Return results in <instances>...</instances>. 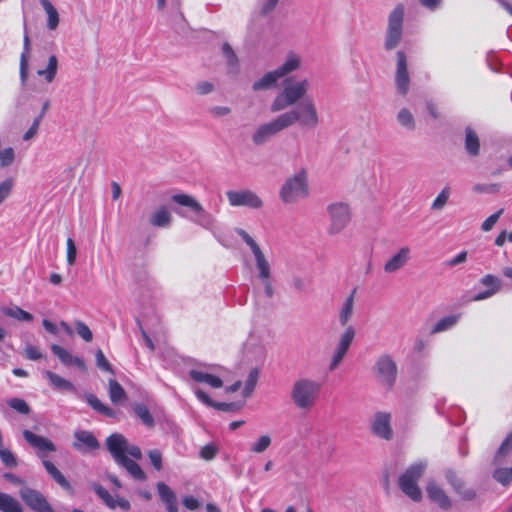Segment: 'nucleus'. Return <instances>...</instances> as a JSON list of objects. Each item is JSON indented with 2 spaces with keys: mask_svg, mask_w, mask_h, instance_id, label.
Masks as SVG:
<instances>
[{
  "mask_svg": "<svg viewBox=\"0 0 512 512\" xmlns=\"http://www.w3.org/2000/svg\"><path fill=\"white\" fill-rule=\"evenodd\" d=\"M106 445L115 461L123 466L134 479L139 481L146 479V474L141 467L127 457L131 456L136 460L141 459L142 453L138 446L129 444L123 435L117 433L107 438Z\"/></svg>",
  "mask_w": 512,
  "mask_h": 512,
  "instance_id": "nucleus-1",
  "label": "nucleus"
},
{
  "mask_svg": "<svg viewBox=\"0 0 512 512\" xmlns=\"http://www.w3.org/2000/svg\"><path fill=\"white\" fill-rule=\"evenodd\" d=\"M236 233L242 238L251 251V271L263 286L265 294L268 297H272L274 293L272 286L273 270L269 256L245 230L236 229Z\"/></svg>",
  "mask_w": 512,
  "mask_h": 512,
  "instance_id": "nucleus-2",
  "label": "nucleus"
},
{
  "mask_svg": "<svg viewBox=\"0 0 512 512\" xmlns=\"http://www.w3.org/2000/svg\"><path fill=\"white\" fill-rule=\"evenodd\" d=\"M354 311V295H349L343 302L338 318L341 326L345 327L344 331L339 335L337 344L331 354L329 362V370L334 371L343 361L356 335V329L352 325H348L353 316Z\"/></svg>",
  "mask_w": 512,
  "mask_h": 512,
  "instance_id": "nucleus-3",
  "label": "nucleus"
},
{
  "mask_svg": "<svg viewBox=\"0 0 512 512\" xmlns=\"http://www.w3.org/2000/svg\"><path fill=\"white\" fill-rule=\"evenodd\" d=\"M311 84L307 78L286 77L282 88L272 100L269 110L271 113L287 111L286 109L299 104L308 97Z\"/></svg>",
  "mask_w": 512,
  "mask_h": 512,
  "instance_id": "nucleus-4",
  "label": "nucleus"
},
{
  "mask_svg": "<svg viewBox=\"0 0 512 512\" xmlns=\"http://www.w3.org/2000/svg\"><path fill=\"white\" fill-rule=\"evenodd\" d=\"M322 385L309 377L297 378L290 388V400L293 406L301 412L309 413L316 406Z\"/></svg>",
  "mask_w": 512,
  "mask_h": 512,
  "instance_id": "nucleus-5",
  "label": "nucleus"
},
{
  "mask_svg": "<svg viewBox=\"0 0 512 512\" xmlns=\"http://www.w3.org/2000/svg\"><path fill=\"white\" fill-rule=\"evenodd\" d=\"M282 113L289 128L297 124L303 130H315L321 123L317 104L311 97L305 98L296 108Z\"/></svg>",
  "mask_w": 512,
  "mask_h": 512,
  "instance_id": "nucleus-6",
  "label": "nucleus"
},
{
  "mask_svg": "<svg viewBox=\"0 0 512 512\" xmlns=\"http://www.w3.org/2000/svg\"><path fill=\"white\" fill-rule=\"evenodd\" d=\"M309 196L308 173L300 169L286 178L282 184L279 197L284 204H294Z\"/></svg>",
  "mask_w": 512,
  "mask_h": 512,
  "instance_id": "nucleus-7",
  "label": "nucleus"
},
{
  "mask_svg": "<svg viewBox=\"0 0 512 512\" xmlns=\"http://www.w3.org/2000/svg\"><path fill=\"white\" fill-rule=\"evenodd\" d=\"M426 468V461H416L409 465L398 478L399 488L408 498L414 502H420L423 498V494L418 485V482L424 475Z\"/></svg>",
  "mask_w": 512,
  "mask_h": 512,
  "instance_id": "nucleus-8",
  "label": "nucleus"
},
{
  "mask_svg": "<svg viewBox=\"0 0 512 512\" xmlns=\"http://www.w3.org/2000/svg\"><path fill=\"white\" fill-rule=\"evenodd\" d=\"M171 200L180 206L189 208L194 213V216L190 219L196 225L210 231L216 227V218L195 197L185 193H178L174 194Z\"/></svg>",
  "mask_w": 512,
  "mask_h": 512,
  "instance_id": "nucleus-9",
  "label": "nucleus"
},
{
  "mask_svg": "<svg viewBox=\"0 0 512 512\" xmlns=\"http://www.w3.org/2000/svg\"><path fill=\"white\" fill-rule=\"evenodd\" d=\"M227 370L221 366L200 365L189 370L188 375L197 384H205L213 389L222 388Z\"/></svg>",
  "mask_w": 512,
  "mask_h": 512,
  "instance_id": "nucleus-10",
  "label": "nucleus"
},
{
  "mask_svg": "<svg viewBox=\"0 0 512 512\" xmlns=\"http://www.w3.org/2000/svg\"><path fill=\"white\" fill-rule=\"evenodd\" d=\"M404 16L405 6L402 3L397 4L390 12L384 42L386 50H392L400 43L403 35Z\"/></svg>",
  "mask_w": 512,
  "mask_h": 512,
  "instance_id": "nucleus-11",
  "label": "nucleus"
},
{
  "mask_svg": "<svg viewBox=\"0 0 512 512\" xmlns=\"http://www.w3.org/2000/svg\"><path fill=\"white\" fill-rule=\"evenodd\" d=\"M288 128L283 113H280L272 120L259 125L252 133L251 140L254 145L261 146Z\"/></svg>",
  "mask_w": 512,
  "mask_h": 512,
  "instance_id": "nucleus-12",
  "label": "nucleus"
},
{
  "mask_svg": "<svg viewBox=\"0 0 512 512\" xmlns=\"http://www.w3.org/2000/svg\"><path fill=\"white\" fill-rule=\"evenodd\" d=\"M327 213L329 216V235L335 236L342 233L351 220L349 206L342 202L332 203L327 207Z\"/></svg>",
  "mask_w": 512,
  "mask_h": 512,
  "instance_id": "nucleus-13",
  "label": "nucleus"
},
{
  "mask_svg": "<svg viewBox=\"0 0 512 512\" xmlns=\"http://www.w3.org/2000/svg\"><path fill=\"white\" fill-rule=\"evenodd\" d=\"M228 203L232 207H247L249 209H261L263 207L262 198L252 190L239 189L228 190L226 192Z\"/></svg>",
  "mask_w": 512,
  "mask_h": 512,
  "instance_id": "nucleus-14",
  "label": "nucleus"
},
{
  "mask_svg": "<svg viewBox=\"0 0 512 512\" xmlns=\"http://www.w3.org/2000/svg\"><path fill=\"white\" fill-rule=\"evenodd\" d=\"M412 259V249L408 245L401 246L384 261L382 269L386 275H395L403 270Z\"/></svg>",
  "mask_w": 512,
  "mask_h": 512,
  "instance_id": "nucleus-15",
  "label": "nucleus"
},
{
  "mask_svg": "<svg viewBox=\"0 0 512 512\" xmlns=\"http://www.w3.org/2000/svg\"><path fill=\"white\" fill-rule=\"evenodd\" d=\"M371 433L382 440H392L394 432L391 426V414L384 411L376 412L371 420Z\"/></svg>",
  "mask_w": 512,
  "mask_h": 512,
  "instance_id": "nucleus-16",
  "label": "nucleus"
},
{
  "mask_svg": "<svg viewBox=\"0 0 512 512\" xmlns=\"http://www.w3.org/2000/svg\"><path fill=\"white\" fill-rule=\"evenodd\" d=\"M377 379L385 386L390 387L397 374V367L393 359L388 355L380 356L374 367Z\"/></svg>",
  "mask_w": 512,
  "mask_h": 512,
  "instance_id": "nucleus-17",
  "label": "nucleus"
},
{
  "mask_svg": "<svg viewBox=\"0 0 512 512\" xmlns=\"http://www.w3.org/2000/svg\"><path fill=\"white\" fill-rule=\"evenodd\" d=\"M19 495L25 504L35 512H54L43 494L37 490L23 485Z\"/></svg>",
  "mask_w": 512,
  "mask_h": 512,
  "instance_id": "nucleus-18",
  "label": "nucleus"
},
{
  "mask_svg": "<svg viewBox=\"0 0 512 512\" xmlns=\"http://www.w3.org/2000/svg\"><path fill=\"white\" fill-rule=\"evenodd\" d=\"M426 493L431 502L442 510H449L452 507V500L443 488V486L434 479H430L426 484Z\"/></svg>",
  "mask_w": 512,
  "mask_h": 512,
  "instance_id": "nucleus-19",
  "label": "nucleus"
},
{
  "mask_svg": "<svg viewBox=\"0 0 512 512\" xmlns=\"http://www.w3.org/2000/svg\"><path fill=\"white\" fill-rule=\"evenodd\" d=\"M395 74V85L397 92L401 95H406L409 90L410 76L407 68V58L403 51H398Z\"/></svg>",
  "mask_w": 512,
  "mask_h": 512,
  "instance_id": "nucleus-20",
  "label": "nucleus"
},
{
  "mask_svg": "<svg viewBox=\"0 0 512 512\" xmlns=\"http://www.w3.org/2000/svg\"><path fill=\"white\" fill-rule=\"evenodd\" d=\"M492 478L501 486L509 487L512 484V464L507 465L506 460H492Z\"/></svg>",
  "mask_w": 512,
  "mask_h": 512,
  "instance_id": "nucleus-21",
  "label": "nucleus"
},
{
  "mask_svg": "<svg viewBox=\"0 0 512 512\" xmlns=\"http://www.w3.org/2000/svg\"><path fill=\"white\" fill-rule=\"evenodd\" d=\"M243 352L246 359L249 361H261L264 359L266 354L264 345L254 336H251L246 340Z\"/></svg>",
  "mask_w": 512,
  "mask_h": 512,
  "instance_id": "nucleus-22",
  "label": "nucleus"
},
{
  "mask_svg": "<svg viewBox=\"0 0 512 512\" xmlns=\"http://www.w3.org/2000/svg\"><path fill=\"white\" fill-rule=\"evenodd\" d=\"M23 437L32 447L38 450L40 457H43V452H53L56 450V447L51 440L43 436L36 435L29 430H25L23 432Z\"/></svg>",
  "mask_w": 512,
  "mask_h": 512,
  "instance_id": "nucleus-23",
  "label": "nucleus"
},
{
  "mask_svg": "<svg viewBox=\"0 0 512 512\" xmlns=\"http://www.w3.org/2000/svg\"><path fill=\"white\" fill-rule=\"evenodd\" d=\"M94 490L106 504V506L110 509H116L118 507L124 511H128L131 507L128 500L122 497H113L105 488L100 485H94Z\"/></svg>",
  "mask_w": 512,
  "mask_h": 512,
  "instance_id": "nucleus-24",
  "label": "nucleus"
},
{
  "mask_svg": "<svg viewBox=\"0 0 512 512\" xmlns=\"http://www.w3.org/2000/svg\"><path fill=\"white\" fill-rule=\"evenodd\" d=\"M302 62L303 59L299 53L289 51L286 54L283 63L276 69L281 75V77L284 78L285 76L299 70L302 66Z\"/></svg>",
  "mask_w": 512,
  "mask_h": 512,
  "instance_id": "nucleus-25",
  "label": "nucleus"
},
{
  "mask_svg": "<svg viewBox=\"0 0 512 512\" xmlns=\"http://www.w3.org/2000/svg\"><path fill=\"white\" fill-rule=\"evenodd\" d=\"M75 442L73 444L74 448L79 451H88L94 450L99 447V443L94 435L85 430H77L74 433Z\"/></svg>",
  "mask_w": 512,
  "mask_h": 512,
  "instance_id": "nucleus-26",
  "label": "nucleus"
},
{
  "mask_svg": "<svg viewBox=\"0 0 512 512\" xmlns=\"http://www.w3.org/2000/svg\"><path fill=\"white\" fill-rule=\"evenodd\" d=\"M30 54H31L30 39H29V36L27 34H25L24 39H23V51L20 55V62H19V76H20V81H21L22 85H25L27 82V79H28Z\"/></svg>",
  "mask_w": 512,
  "mask_h": 512,
  "instance_id": "nucleus-27",
  "label": "nucleus"
},
{
  "mask_svg": "<svg viewBox=\"0 0 512 512\" xmlns=\"http://www.w3.org/2000/svg\"><path fill=\"white\" fill-rule=\"evenodd\" d=\"M52 352L60 359V361L67 366H77L80 370L86 371V365L84 361L77 357L73 356L69 351L62 348L59 345L53 344L51 346Z\"/></svg>",
  "mask_w": 512,
  "mask_h": 512,
  "instance_id": "nucleus-28",
  "label": "nucleus"
},
{
  "mask_svg": "<svg viewBox=\"0 0 512 512\" xmlns=\"http://www.w3.org/2000/svg\"><path fill=\"white\" fill-rule=\"evenodd\" d=\"M149 222L154 227L167 228L172 223V214L166 206H160L151 213Z\"/></svg>",
  "mask_w": 512,
  "mask_h": 512,
  "instance_id": "nucleus-29",
  "label": "nucleus"
},
{
  "mask_svg": "<svg viewBox=\"0 0 512 512\" xmlns=\"http://www.w3.org/2000/svg\"><path fill=\"white\" fill-rule=\"evenodd\" d=\"M280 79H282L281 75L277 69H274L265 73L261 78L256 80L253 83L252 88L254 91L268 90L274 88Z\"/></svg>",
  "mask_w": 512,
  "mask_h": 512,
  "instance_id": "nucleus-30",
  "label": "nucleus"
},
{
  "mask_svg": "<svg viewBox=\"0 0 512 512\" xmlns=\"http://www.w3.org/2000/svg\"><path fill=\"white\" fill-rule=\"evenodd\" d=\"M59 67L58 58L56 55H50L45 68H39L36 71L37 76L41 77L46 83L51 84L57 76Z\"/></svg>",
  "mask_w": 512,
  "mask_h": 512,
  "instance_id": "nucleus-31",
  "label": "nucleus"
},
{
  "mask_svg": "<svg viewBox=\"0 0 512 512\" xmlns=\"http://www.w3.org/2000/svg\"><path fill=\"white\" fill-rule=\"evenodd\" d=\"M193 392L196 398L208 407H212L220 411H230L234 407L233 404L213 401L208 393L199 387H193Z\"/></svg>",
  "mask_w": 512,
  "mask_h": 512,
  "instance_id": "nucleus-32",
  "label": "nucleus"
},
{
  "mask_svg": "<svg viewBox=\"0 0 512 512\" xmlns=\"http://www.w3.org/2000/svg\"><path fill=\"white\" fill-rule=\"evenodd\" d=\"M1 312L5 316L20 322H32L34 319L31 313L23 310L17 305L4 306L1 308Z\"/></svg>",
  "mask_w": 512,
  "mask_h": 512,
  "instance_id": "nucleus-33",
  "label": "nucleus"
},
{
  "mask_svg": "<svg viewBox=\"0 0 512 512\" xmlns=\"http://www.w3.org/2000/svg\"><path fill=\"white\" fill-rule=\"evenodd\" d=\"M461 314H452L447 315L439 319L431 329L432 334H437L441 332L448 331L456 326V324L460 321Z\"/></svg>",
  "mask_w": 512,
  "mask_h": 512,
  "instance_id": "nucleus-34",
  "label": "nucleus"
},
{
  "mask_svg": "<svg viewBox=\"0 0 512 512\" xmlns=\"http://www.w3.org/2000/svg\"><path fill=\"white\" fill-rule=\"evenodd\" d=\"M512 454V431L509 432L504 439L501 441L499 447L494 453L493 460L502 461Z\"/></svg>",
  "mask_w": 512,
  "mask_h": 512,
  "instance_id": "nucleus-35",
  "label": "nucleus"
},
{
  "mask_svg": "<svg viewBox=\"0 0 512 512\" xmlns=\"http://www.w3.org/2000/svg\"><path fill=\"white\" fill-rule=\"evenodd\" d=\"M45 376L48 379L49 383L56 389L60 390H66V391H74L75 387L74 385L66 380L65 378L59 376L58 374L51 372V371H45Z\"/></svg>",
  "mask_w": 512,
  "mask_h": 512,
  "instance_id": "nucleus-36",
  "label": "nucleus"
},
{
  "mask_svg": "<svg viewBox=\"0 0 512 512\" xmlns=\"http://www.w3.org/2000/svg\"><path fill=\"white\" fill-rule=\"evenodd\" d=\"M0 510L2 512H24L21 504L12 496L0 492Z\"/></svg>",
  "mask_w": 512,
  "mask_h": 512,
  "instance_id": "nucleus-37",
  "label": "nucleus"
},
{
  "mask_svg": "<svg viewBox=\"0 0 512 512\" xmlns=\"http://www.w3.org/2000/svg\"><path fill=\"white\" fill-rule=\"evenodd\" d=\"M43 9L47 14V27L50 30H55L59 24V14L56 8L49 0H39Z\"/></svg>",
  "mask_w": 512,
  "mask_h": 512,
  "instance_id": "nucleus-38",
  "label": "nucleus"
},
{
  "mask_svg": "<svg viewBox=\"0 0 512 512\" xmlns=\"http://www.w3.org/2000/svg\"><path fill=\"white\" fill-rule=\"evenodd\" d=\"M397 122L408 131H413L416 128V121L414 115L408 108H401L397 113Z\"/></svg>",
  "mask_w": 512,
  "mask_h": 512,
  "instance_id": "nucleus-39",
  "label": "nucleus"
},
{
  "mask_svg": "<svg viewBox=\"0 0 512 512\" xmlns=\"http://www.w3.org/2000/svg\"><path fill=\"white\" fill-rule=\"evenodd\" d=\"M109 397L114 404H119L126 399L123 387L114 379L109 380Z\"/></svg>",
  "mask_w": 512,
  "mask_h": 512,
  "instance_id": "nucleus-40",
  "label": "nucleus"
},
{
  "mask_svg": "<svg viewBox=\"0 0 512 512\" xmlns=\"http://www.w3.org/2000/svg\"><path fill=\"white\" fill-rule=\"evenodd\" d=\"M258 379H259V369L258 368L250 369V371L243 383L242 394L244 397H249L251 395V393L255 389Z\"/></svg>",
  "mask_w": 512,
  "mask_h": 512,
  "instance_id": "nucleus-41",
  "label": "nucleus"
},
{
  "mask_svg": "<svg viewBox=\"0 0 512 512\" xmlns=\"http://www.w3.org/2000/svg\"><path fill=\"white\" fill-rule=\"evenodd\" d=\"M86 400L87 402L89 403V405L95 409L96 411H98L99 413L107 416V417H114L115 416V411L113 409H111L110 407L104 405L95 395L93 394H88L86 396Z\"/></svg>",
  "mask_w": 512,
  "mask_h": 512,
  "instance_id": "nucleus-42",
  "label": "nucleus"
},
{
  "mask_svg": "<svg viewBox=\"0 0 512 512\" xmlns=\"http://www.w3.org/2000/svg\"><path fill=\"white\" fill-rule=\"evenodd\" d=\"M465 147L467 152L471 155H477L479 152V138L470 128L466 129Z\"/></svg>",
  "mask_w": 512,
  "mask_h": 512,
  "instance_id": "nucleus-43",
  "label": "nucleus"
},
{
  "mask_svg": "<svg viewBox=\"0 0 512 512\" xmlns=\"http://www.w3.org/2000/svg\"><path fill=\"white\" fill-rule=\"evenodd\" d=\"M271 443L272 438L269 435H261L254 442L251 443L250 451L256 454L263 453L270 447Z\"/></svg>",
  "mask_w": 512,
  "mask_h": 512,
  "instance_id": "nucleus-44",
  "label": "nucleus"
},
{
  "mask_svg": "<svg viewBox=\"0 0 512 512\" xmlns=\"http://www.w3.org/2000/svg\"><path fill=\"white\" fill-rule=\"evenodd\" d=\"M450 188L444 187L436 196V198L433 200L431 204V210L433 211H441L445 205L447 204L449 198H450Z\"/></svg>",
  "mask_w": 512,
  "mask_h": 512,
  "instance_id": "nucleus-45",
  "label": "nucleus"
},
{
  "mask_svg": "<svg viewBox=\"0 0 512 512\" xmlns=\"http://www.w3.org/2000/svg\"><path fill=\"white\" fill-rule=\"evenodd\" d=\"M15 186V179L5 178L0 182V205L3 204L12 194Z\"/></svg>",
  "mask_w": 512,
  "mask_h": 512,
  "instance_id": "nucleus-46",
  "label": "nucleus"
},
{
  "mask_svg": "<svg viewBox=\"0 0 512 512\" xmlns=\"http://www.w3.org/2000/svg\"><path fill=\"white\" fill-rule=\"evenodd\" d=\"M15 160V151L12 147L0 149V168H6L12 165Z\"/></svg>",
  "mask_w": 512,
  "mask_h": 512,
  "instance_id": "nucleus-47",
  "label": "nucleus"
},
{
  "mask_svg": "<svg viewBox=\"0 0 512 512\" xmlns=\"http://www.w3.org/2000/svg\"><path fill=\"white\" fill-rule=\"evenodd\" d=\"M75 330L79 337H81L86 342H91L93 339V334L90 328L82 321L77 320L74 322Z\"/></svg>",
  "mask_w": 512,
  "mask_h": 512,
  "instance_id": "nucleus-48",
  "label": "nucleus"
},
{
  "mask_svg": "<svg viewBox=\"0 0 512 512\" xmlns=\"http://www.w3.org/2000/svg\"><path fill=\"white\" fill-rule=\"evenodd\" d=\"M135 414L141 419V421L151 427L154 424V419L152 415L150 414L148 408L144 405H137L134 408Z\"/></svg>",
  "mask_w": 512,
  "mask_h": 512,
  "instance_id": "nucleus-49",
  "label": "nucleus"
},
{
  "mask_svg": "<svg viewBox=\"0 0 512 512\" xmlns=\"http://www.w3.org/2000/svg\"><path fill=\"white\" fill-rule=\"evenodd\" d=\"M0 459L7 467L14 468L17 466V460L14 454L3 446H0Z\"/></svg>",
  "mask_w": 512,
  "mask_h": 512,
  "instance_id": "nucleus-50",
  "label": "nucleus"
},
{
  "mask_svg": "<svg viewBox=\"0 0 512 512\" xmlns=\"http://www.w3.org/2000/svg\"><path fill=\"white\" fill-rule=\"evenodd\" d=\"M66 259L69 266H73L76 262L77 249L72 238L66 241Z\"/></svg>",
  "mask_w": 512,
  "mask_h": 512,
  "instance_id": "nucleus-51",
  "label": "nucleus"
},
{
  "mask_svg": "<svg viewBox=\"0 0 512 512\" xmlns=\"http://www.w3.org/2000/svg\"><path fill=\"white\" fill-rule=\"evenodd\" d=\"M157 491H158V495L162 502H165L167 500H170L173 497H176L173 490L168 485H166L164 482L157 483Z\"/></svg>",
  "mask_w": 512,
  "mask_h": 512,
  "instance_id": "nucleus-52",
  "label": "nucleus"
},
{
  "mask_svg": "<svg viewBox=\"0 0 512 512\" xmlns=\"http://www.w3.org/2000/svg\"><path fill=\"white\" fill-rule=\"evenodd\" d=\"M280 0H259V10L263 15L273 12Z\"/></svg>",
  "mask_w": 512,
  "mask_h": 512,
  "instance_id": "nucleus-53",
  "label": "nucleus"
},
{
  "mask_svg": "<svg viewBox=\"0 0 512 512\" xmlns=\"http://www.w3.org/2000/svg\"><path fill=\"white\" fill-rule=\"evenodd\" d=\"M8 405L11 408H13L14 410L18 411L19 413H22V414L29 413V407L23 399L12 398L8 401Z\"/></svg>",
  "mask_w": 512,
  "mask_h": 512,
  "instance_id": "nucleus-54",
  "label": "nucleus"
},
{
  "mask_svg": "<svg viewBox=\"0 0 512 512\" xmlns=\"http://www.w3.org/2000/svg\"><path fill=\"white\" fill-rule=\"evenodd\" d=\"M503 213V209H500L498 210L497 212H495L494 214H492L491 216H489L481 225V229L484 231V232H488L490 230H492V228L494 227V225L497 223L498 219L500 218V216L502 215Z\"/></svg>",
  "mask_w": 512,
  "mask_h": 512,
  "instance_id": "nucleus-55",
  "label": "nucleus"
},
{
  "mask_svg": "<svg viewBox=\"0 0 512 512\" xmlns=\"http://www.w3.org/2000/svg\"><path fill=\"white\" fill-rule=\"evenodd\" d=\"M95 357H96V365L100 369L107 371V372H111V373L113 372L109 361L107 360V358L105 357L104 353L101 350L96 351Z\"/></svg>",
  "mask_w": 512,
  "mask_h": 512,
  "instance_id": "nucleus-56",
  "label": "nucleus"
},
{
  "mask_svg": "<svg viewBox=\"0 0 512 512\" xmlns=\"http://www.w3.org/2000/svg\"><path fill=\"white\" fill-rule=\"evenodd\" d=\"M481 283L484 286L489 287V290H492V291L498 292L499 289H500V281H499V279L497 277L493 276V275H490V274L484 276L481 279Z\"/></svg>",
  "mask_w": 512,
  "mask_h": 512,
  "instance_id": "nucleus-57",
  "label": "nucleus"
},
{
  "mask_svg": "<svg viewBox=\"0 0 512 512\" xmlns=\"http://www.w3.org/2000/svg\"><path fill=\"white\" fill-rule=\"evenodd\" d=\"M218 452L217 447L214 444H207L200 450V456L204 460H212Z\"/></svg>",
  "mask_w": 512,
  "mask_h": 512,
  "instance_id": "nucleus-58",
  "label": "nucleus"
},
{
  "mask_svg": "<svg viewBox=\"0 0 512 512\" xmlns=\"http://www.w3.org/2000/svg\"><path fill=\"white\" fill-rule=\"evenodd\" d=\"M148 457L151 461V464L156 470L162 469V454L159 450L153 449L148 452Z\"/></svg>",
  "mask_w": 512,
  "mask_h": 512,
  "instance_id": "nucleus-59",
  "label": "nucleus"
},
{
  "mask_svg": "<svg viewBox=\"0 0 512 512\" xmlns=\"http://www.w3.org/2000/svg\"><path fill=\"white\" fill-rule=\"evenodd\" d=\"M446 480L456 491H460L463 487L462 480L453 471H448L446 473Z\"/></svg>",
  "mask_w": 512,
  "mask_h": 512,
  "instance_id": "nucleus-60",
  "label": "nucleus"
},
{
  "mask_svg": "<svg viewBox=\"0 0 512 512\" xmlns=\"http://www.w3.org/2000/svg\"><path fill=\"white\" fill-rule=\"evenodd\" d=\"M222 51L229 65L234 66L237 62V57L228 43L222 45Z\"/></svg>",
  "mask_w": 512,
  "mask_h": 512,
  "instance_id": "nucleus-61",
  "label": "nucleus"
},
{
  "mask_svg": "<svg viewBox=\"0 0 512 512\" xmlns=\"http://www.w3.org/2000/svg\"><path fill=\"white\" fill-rule=\"evenodd\" d=\"M39 125H40V119L37 118L33 121L31 127L23 134V140L29 141L32 138H34L38 132Z\"/></svg>",
  "mask_w": 512,
  "mask_h": 512,
  "instance_id": "nucleus-62",
  "label": "nucleus"
},
{
  "mask_svg": "<svg viewBox=\"0 0 512 512\" xmlns=\"http://www.w3.org/2000/svg\"><path fill=\"white\" fill-rule=\"evenodd\" d=\"M26 358L29 360H38L42 357L40 350L33 345H27L25 348Z\"/></svg>",
  "mask_w": 512,
  "mask_h": 512,
  "instance_id": "nucleus-63",
  "label": "nucleus"
},
{
  "mask_svg": "<svg viewBox=\"0 0 512 512\" xmlns=\"http://www.w3.org/2000/svg\"><path fill=\"white\" fill-rule=\"evenodd\" d=\"M183 505L188 509V510H197L198 508H200L201 506V503L198 499H196L195 497L193 496H186L184 499H183Z\"/></svg>",
  "mask_w": 512,
  "mask_h": 512,
  "instance_id": "nucleus-64",
  "label": "nucleus"
}]
</instances>
